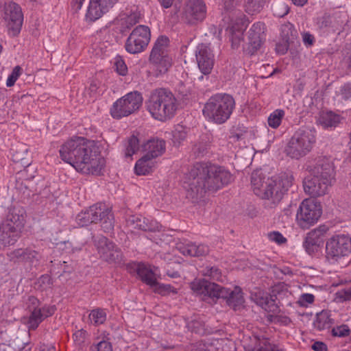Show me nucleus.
<instances>
[{
    "label": "nucleus",
    "instance_id": "nucleus-1",
    "mask_svg": "<svg viewBox=\"0 0 351 351\" xmlns=\"http://www.w3.org/2000/svg\"><path fill=\"white\" fill-rule=\"evenodd\" d=\"M188 180L186 197L195 202L204 197L207 192L214 193L233 180L229 171L209 162H196L186 174Z\"/></svg>",
    "mask_w": 351,
    "mask_h": 351
},
{
    "label": "nucleus",
    "instance_id": "nucleus-2",
    "mask_svg": "<svg viewBox=\"0 0 351 351\" xmlns=\"http://www.w3.org/2000/svg\"><path fill=\"white\" fill-rule=\"evenodd\" d=\"M99 147L93 141L82 137L71 139L60 149L61 158L72 165L77 171L97 173L104 165Z\"/></svg>",
    "mask_w": 351,
    "mask_h": 351
},
{
    "label": "nucleus",
    "instance_id": "nucleus-3",
    "mask_svg": "<svg viewBox=\"0 0 351 351\" xmlns=\"http://www.w3.org/2000/svg\"><path fill=\"white\" fill-rule=\"evenodd\" d=\"M293 176L286 173L277 178L267 177L261 169L254 170L251 175V184L254 194L265 199L266 206L275 208L292 185Z\"/></svg>",
    "mask_w": 351,
    "mask_h": 351
},
{
    "label": "nucleus",
    "instance_id": "nucleus-4",
    "mask_svg": "<svg viewBox=\"0 0 351 351\" xmlns=\"http://www.w3.org/2000/svg\"><path fill=\"white\" fill-rule=\"evenodd\" d=\"M306 169L309 175L302 182L304 192L313 197L325 195L335 181L333 163L329 158L320 156L310 162Z\"/></svg>",
    "mask_w": 351,
    "mask_h": 351
},
{
    "label": "nucleus",
    "instance_id": "nucleus-5",
    "mask_svg": "<svg viewBox=\"0 0 351 351\" xmlns=\"http://www.w3.org/2000/svg\"><path fill=\"white\" fill-rule=\"evenodd\" d=\"M234 108L235 101L232 95L217 93L205 103L202 114L209 122L220 125L230 119Z\"/></svg>",
    "mask_w": 351,
    "mask_h": 351
},
{
    "label": "nucleus",
    "instance_id": "nucleus-6",
    "mask_svg": "<svg viewBox=\"0 0 351 351\" xmlns=\"http://www.w3.org/2000/svg\"><path fill=\"white\" fill-rule=\"evenodd\" d=\"M145 104L152 116L161 121L171 119L177 109L176 97L165 88L153 90Z\"/></svg>",
    "mask_w": 351,
    "mask_h": 351
},
{
    "label": "nucleus",
    "instance_id": "nucleus-7",
    "mask_svg": "<svg viewBox=\"0 0 351 351\" xmlns=\"http://www.w3.org/2000/svg\"><path fill=\"white\" fill-rule=\"evenodd\" d=\"M76 221L82 227L100 221L101 228L105 232H112L114 226L113 213L103 203H97L82 211L77 215Z\"/></svg>",
    "mask_w": 351,
    "mask_h": 351
},
{
    "label": "nucleus",
    "instance_id": "nucleus-8",
    "mask_svg": "<svg viewBox=\"0 0 351 351\" xmlns=\"http://www.w3.org/2000/svg\"><path fill=\"white\" fill-rule=\"evenodd\" d=\"M315 141L314 131L308 128L298 129L290 138L285 152L291 158L298 160L311 151Z\"/></svg>",
    "mask_w": 351,
    "mask_h": 351
},
{
    "label": "nucleus",
    "instance_id": "nucleus-9",
    "mask_svg": "<svg viewBox=\"0 0 351 351\" xmlns=\"http://www.w3.org/2000/svg\"><path fill=\"white\" fill-rule=\"evenodd\" d=\"M351 254V238L345 234L333 235L326 243V259L331 265H337Z\"/></svg>",
    "mask_w": 351,
    "mask_h": 351
},
{
    "label": "nucleus",
    "instance_id": "nucleus-10",
    "mask_svg": "<svg viewBox=\"0 0 351 351\" xmlns=\"http://www.w3.org/2000/svg\"><path fill=\"white\" fill-rule=\"evenodd\" d=\"M143 97L138 91L130 92L117 100L110 108V114L114 119H121L127 117L141 106Z\"/></svg>",
    "mask_w": 351,
    "mask_h": 351
},
{
    "label": "nucleus",
    "instance_id": "nucleus-11",
    "mask_svg": "<svg viewBox=\"0 0 351 351\" xmlns=\"http://www.w3.org/2000/svg\"><path fill=\"white\" fill-rule=\"evenodd\" d=\"M169 39L160 36L154 43L149 56V61L160 74L165 73L171 66L172 60L168 53Z\"/></svg>",
    "mask_w": 351,
    "mask_h": 351
},
{
    "label": "nucleus",
    "instance_id": "nucleus-12",
    "mask_svg": "<svg viewBox=\"0 0 351 351\" xmlns=\"http://www.w3.org/2000/svg\"><path fill=\"white\" fill-rule=\"evenodd\" d=\"M322 213L320 204L315 199H305L300 204L296 214L298 225L308 229L317 221Z\"/></svg>",
    "mask_w": 351,
    "mask_h": 351
},
{
    "label": "nucleus",
    "instance_id": "nucleus-13",
    "mask_svg": "<svg viewBox=\"0 0 351 351\" xmlns=\"http://www.w3.org/2000/svg\"><path fill=\"white\" fill-rule=\"evenodd\" d=\"M99 257L108 263H117L121 261L122 252L115 243L103 235L93 237Z\"/></svg>",
    "mask_w": 351,
    "mask_h": 351
},
{
    "label": "nucleus",
    "instance_id": "nucleus-14",
    "mask_svg": "<svg viewBox=\"0 0 351 351\" xmlns=\"http://www.w3.org/2000/svg\"><path fill=\"white\" fill-rule=\"evenodd\" d=\"M150 36V30L147 26H137L126 40V51L132 54L143 51L149 42Z\"/></svg>",
    "mask_w": 351,
    "mask_h": 351
},
{
    "label": "nucleus",
    "instance_id": "nucleus-15",
    "mask_svg": "<svg viewBox=\"0 0 351 351\" xmlns=\"http://www.w3.org/2000/svg\"><path fill=\"white\" fill-rule=\"evenodd\" d=\"M3 10V19L6 22L8 33L12 36H16L21 32L23 21L21 8L16 3L9 2L5 4Z\"/></svg>",
    "mask_w": 351,
    "mask_h": 351
},
{
    "label": "nucleus",
    "instance_id": "nucleus-16",
    "mask_svg": "<svg viewBox=\"0 0 351 351\" xmlns=\"http://www.w3.org/2000/svg\"><path fill=\"white\" fill-rule=\"evenodd\" d=\"M136 273L143 282L154 288L155 293L162 295H165L170 293H177L176 289L171 285L158 282L155 274L147 265L138 264L136 267Z\"/></svg>",
    "mask_w": 351,
    "mask_h": 351
},
{
    "label": "nucleus",
    "instance_id": "nucleus-17",
    "mask_svg": "<svg viewBox=\"0 0 351 351\" xmlns=\"http://www.w3.org/2000/svg\"><path fill=\"white\" fill-rule=\"evenodd\" d=\"M265 24L262 22L252 25L247 32L245 45L243 46L245 53L252 56L261 47L265 39Z\"/></svg>",
    "mask_w": 351,
    "mask_h": 351
},
{
    "label": "nucleus",
    "instance_id": "nucleus-18",
    "mask_svg": "<svg viewBox=\"0 0 351 351\" xmlns=\"http://www.w3.org/2000/svg\"><path fill=\"white\" fill-rule=\"evenodd\" d=\"M206 15V7L203 0H186L182 18L184 21L193 25L202 21Z\"/></svg>",
    "mask_w": 351,
    "mask_h": 351
},
{
    "label": "nucleus",
    "instance_id": "nucleus-19",
    "mask_svg": "<svg viewBox=\"0 0 351 351\" xmlns=\"http://www.w3.org/2000/svg\"><path fill=\"white\" fill-rule=\"evenodd\" d=\"M214 299H223L226 304L234 311L240 310L244 307V298L241 289L235 287L233 290L224 288L219 285V289L215 293Z\"/></svg>",
    "mask_w": 351,
    "mask_h": 351
},
{
    "label": "nucleus",
    "instance_id": "nucleus-20",
    "mask_svg": "<svg viewBox=\"0 0 351 351\" xmlns=\"http://www.w3.org/2000/svg\"><path fill=\"white\" fill-rule=\"evenodd\" d=\"M328 230V226L322 225L311 230L306 234L303 246L308 254L317 252L319 248L323 245L326 234Z\"/></svg>",
    "mask_w": 351,
    "mask_h": 351
},
{
    "label": "nucleus",
    "instance_id": "nucleus-21",
    "mask_svg": "<svg viewBox=\"0 0 351 351\" xmlns=\"http://www.w3.org/2000/svg\"><path fill=\"white\" fill-rule=\"evenodd\" d=\"M195 56L201 72L204 75L210 73L214 65V55L210 47L204 43L199 44Z\"/></svg>",
    "mask_w": 351,
    "mask_h": 351
},
{
    "label": "nucleus",
    "instance_id": "nucleus-22",
    "mask_svg": "<svg viewBox=\"0 0 351 351\" xmlns=\"http://www.w3.org/2000/svg\"><path fill=\"white\" fill-rule=\"evenodd\" d=\"M119 0H90L86 14L87 19L95 21L108 12Z\"/></svg>",
    "mask_w": 351,
    "mask_h": 351
},
{
    "label": "nucleus",
    "instance_id": "nucleus-23",
    "mask_svg": "<svg viewBox=\"0 0 351 351\" xmlns=\"http://www.w3.org/2000/svg\"><path fill=\"white\" fill-rule=\"evenodd\" d=\"M128 227L143 231L156 232L159 230V226L156 221H149L141 215H130L126 219Z\"/></svg>",
    "mask_w": 351,
    "mask_h": 351
},
{
    "label": "nucleus",
    "instance_id": "nucleus-24",
    "mask_svg": "<svg viewBox=\"0 0 351 351\" xmlns=\"http://www.w3.org/2000/svg\"><path fill=\"white\" fill-rule=\"evenodd\" d=\"M11 261H23L30 264H37L39 261V254L37 251L30 248H19L8 254Z\"/></svg>",
    "mask_w": 351,
    "mask_h": 351
},
{
    "label": "nucleus",
    "instance_id": "nucleus-25",
    "mask_svg": "<svg viewBox=\"0 0 351 351\" xmlns=\"http://www.w3.org/2000/svg\"><path fill=\"white\" fill-rule=\"evenodd\" d=\"M24 222L25 216L23 210L14 207L9 209L2 226H6V225H8V227H10L13 230L21 232V228L24 226Z\"/></svg>",
    "mask_w": 351,
    "mask_h": 351
},
{
    "label": "nucleus",
    "instance_id": "nucleus-26",
    "mask_svg": "<svg viewBox=\"0 0 351 351\" xmlns=\"http://www.w3.org/2000/svg\"><path fill=\"white\" fill-rule=\"evenodd\" d=\"M143 149L146 153L144 156L152 160L165 152V141L162 139L152 138L143 145Z\"/></svg>",
    "mask_w": 351,
    "mask_h": 351
},
{
    "label": "nucleus",
    "instance_id": "nucleus-27",
    "mask_svg": "<svg viewBox=\"0 0 351 351\" xmlns=\"http://www.w3.org/2000/svg\"><path fill=\"white\" fill-rule=\"evenodd\" d=\"M191 287L195 292L214 299V296H216L215 293L217 289H219V285L202 279L192 282Z\"/></svg>",
    "mask_w": 351,
    "mask_h": 351
},
{
    "label": "nucleus",
    "instance_id": "nucleus-28",
    "mask_svg": "<svg viewBox=\"0 0 351 351\" xmlns=\"http://www.w3.org/2000/svg\"><path fill=\"white\" fill-rule=\"evenodd\" d=\"M29 149L27 145L18 143L12 145L10 149L12 160L15 163L27 165L31 160V156L29 154Z\"/></svg>",
    "mask_w": 351,
    "mask_h": 351
},
{
    "label": "nucleus",
    "instance_id": "nucleus-29",
    "mask_svg": "<svg viewBox=\"0 0 351 351\" xmlns=\"http://www.w3.org/2000/svg\"><path fill=\"white\" fill-rule=\"evenodd\" d=\"M20 237V232L10 227L1 226L0 228V241L4 246L14 245Z\"/></svg>",
    "mask_w": 351,
    "mask_h": 351
},
{
    "label": "nucleus",
    "instance_id": "nucleus-30",
    "mask_svg": "<svg viewBox=\"0 0 351 351\" xmlns=\"http://www.w3.org/2000/svg\"><path fill=\"white\" fill-rule=\"evenodd\" d=\"M180 252L184 255H189L191 256H204L208 254L209 248L207 245L195 243H189L180 247Z\"/></svg>",
    "mask_w": 351,
    "mask_h": 351
},
{
    "label": "nucleus",
    "instance_id": "nucleus-31",
    "mask_svg": "<svg viewBox=\"0 0 351 351\" xmlns=\"http://www.w3.org/2000/svg\"><path fill=\"white\" fill-rule=\"evenodd\" d=\"M334 324L328 311H322L316 314V319L313 322L314 327L321 331L330 328Z\"/></svg>",
    "mask_w": 351,
    "mask_h": 351
},
{
    "label": "nucleus",
    "instance_id": "nucleus-32",
    "mask_svg": "<svg viewBox=\"0 0 351 351\" xmlns=\"http://www.w3.org/2000/svg\"><path fill=\"white\" fill-rule=\"evenodd\" d=\"M247 25L244 22H242L241 26L239 27V24L234 25L231 28V42L233 48H237L241 42L243 43V46L246 40L243 39V31L246 29Z\"/></svg>",
    "mask_w": 351,
    "mask_h": 351
},
{
    "label": "nucleus",
    "instance_id": "nucleus-33",
    "mask_svg": "<svg viewBox=\"0 0 351 351\" xmlns=\"http://www.w3.org/2000/svg\"><path fill=\"white\" fill-rule=\"evenodd\" d=\"M319 121L325 128L337 127L340 123V117L331 111L322 112L320 114Z\"/></svg>",
    "mask_w": 351,
    "mask_h": 351
},
{
    "label": "nucleus",
    "instance_id": "nucleus-34",
    "mask_svg": "<svg viewBox=\"0 0 351 351\" xmlns=\"http://www.w3.org/2000/svg\"><path fill=\"white\" fill-rule=\"evenodd\" d=\"M152 160L143 156L135 165L134 170L137 175H146L152 171L153 162Z\"/></svg>",
    "mask_w": 351,
    "mask_h": 351
},
{
    "label": "nucleus",
    "instance_id": "nucleus-35",
    "mask_svg": "<svg viewBox=\"0 0 351 351\" xmlns=\"http://www.w3.org/2000/svg\"><path fill=\"white\" fill-rule=\"evenodd\" d=\"M281 36L288 45H292L297 40L298 32L291 24L283 25L281 27Z\"/></svg>",
    "mask_w": 351,
    "mask_h": 351
},
{
    "label": "nucleus",
    "instance_id": "nucleus-36",
    "mask_svg": "<svg viewBox=\"0 0 351 351\" xmlns=\"http://www.w3.org/2000/svg\"><path fill=\"white\" fill-rule=\"evenodd\" d=\"M24 169L19 171L16 174V178L21 180H30L33 179L36 173V167L30 162L27 165H22Z\"/></svg>",
    "mask_w": 351,
    "mask_h": 351
},
{
    "label": "nucleus",
    "instance_id": "nucleus-37",
    "mask_svg": "<svg viewBox=\"0 0 351 351\" xmlns=\"http://www.w3.org/2000/svg\"><path fill=\"white\" fill-rule=\"evenodd\" d=\"M44 319L40 308L35 307L32 311L28 321L29 328L35 330Z\"/></svg>",
    "mask_w": 351,
    "mask_h": 351
},
{
    "label": "nucleus",
    "instance_id": "nucleus-38",
    "mask_svg": "<svg viewBox=\"0 0 351 351\" xmlns=\"http://www.w3.org/2000/svg\"><path fill=\"white\" fill-rule=\"evenodd\" d=\"M285 116V111L282 109H276L268 117L267 123L269 127L277 128L282 122Z\"/></svg>",
    "mask_w": 351,
    "mask_h": 351
},
{
    "label": "nucleus",
    "instance_id": "nucleus-39",
    "mask_svg": "<svg viewBox=\"0 0 351 351\" xmlns=\"http://www.w3.org/2000/svg\"><path fill=\"white\" fill-rule=\"evenodd\" d=\"M52 279L48 274L42 275L35 283V288L40 291H46L51 288Z\"/></svg>",
    "mask_w": 351,
    "mask_h": 351
},
{
    "label": "nucleus",
    "instance_id": "nucleus-40",
    "mask_svg": "<svg viewBox=\"0 0 351 351\" xmlns=\"http://www.w3.org/2000/svg\"><path fill=\"white\" fill-rule=\"evenodd\" d=\"M89 319L91 322H93L95 325H99L106 321V313L103 309L96 308L90 312Z\"/></svg>",
    "mask_w": 351,
    "mask_h": 351
},
{
    "label": "nucleus",
    "instance_id": "nucleus-41",
    "mask_svg": "<svg viewBox=\"0 0 351 351\" xmlns=\"http://www.w3.org/2000/svg\"><path fill=\"white\" fill-rule=\"evenodd\" d=\"M317 24L320 29L332 27L334 31L340 30V28L333 23L332 19L327 14L317 19Z\"/></svg>",
    "mask_w": 351,
    "mask_h": 351
},
{
    "label": "nucleus",
    "instance_id": "nucleus-42",
    "mask_svg": "<svg viewBox=\"0 0 351 351\" xmlns=\"http://www.w3.org/2000/svg\"><path fill=\"white\" fill-rule=\"evenodd\" d=\"M138 149L139 141L136 136L133 135L128 139L125 156L127 157L132 156L138 150Z\"/></svg>",
    "mask_w": 351,
    "mask_h": 351
},
{
    "label": "nucleus",
    "instance_id": "nucleus-43",
    "mask_svg": "<svg viewBox=\"0 0 351 351\" xmlns=\"http://www.w3.org/2000/svg\"><path fill=\"white\" fill-rule=\"evenodd\" d=\"M264 0H245L246 11L252 14L258 12L263 7Z\"/></svg>",
    "mask_w": 351,
    "mask_h": 351
},
{
    "label": "nucleus",
    "instance_id": "nucleus-44",
    "mask_svg": "<svg viewBox=\"0 0 351 351\" xmlns=\"http://www.w3.org/2000/svg\"><path fill=\"white\" fill-rule=\"evenodd\" d=\"M276 296L275 295H270L269 297L267 296L265 298L263 307L265 311L275 313L278 310V306L276 303Z\"/></svg>",
    "mask_w": 351,
    "mask_h": 351
},
{
    "label": "nucleus",
    "instance_id": "nucleus-45",
    "mask_svg": "<svg viewBox=\"0 0 351 351\" xmlns=\"http://www.w3.org/2000/svg\"><path fill=\"white\" fill-rule=\"evenodd\" d=\"M114 65L116 68L117 72L122 75L125 76L128 73V67L124 60L121 56H117L114 60Z\"/></svg>",
    "mask_w": 351,
    "mask_h": 351
},
{
    "label": "nucleus",
    "instance_id": "nucleus-46",
    "mask_svg": "<svg viewBox=\"0 0 351 351\" xmlns=\"http://www.w3.org/2000/svg\"><path fill=\"white\" fill-rule=\"evenodd\" d=\"M350 332V329L346 324H342L332 329V335L334 337H345L349 336Z\"/></svg>",
    "mask_w": 351,
    "mask_h": 351
},
{
    "label": "nucleus",
    "instance_id": "nucleus-47",
    "mask_svg": "<svg viewBox=\"0 0 351 351\" xmlns=\"http://www.w3.org/2000/svg\"><path fill=\"white\" fill-rule=\"evenodd\" d=\"M204 275L209 276L211 279L218 280L221 277L220 269L215 266L206 267L204 270Z\"/></svg>",
    "mask_w": 351,
    "mask_h": 351
},
{
    "label": "nucleus",
    "instance_id": "nucleus-48",
    "mask_svg": "<svg viewBox=\"0 0 351 351\" xmlns=\"http://www.w3.org/2000/svg\"><path fill=\"white\" fill-rule=\"evenodd\" d=\"M21 71H22V69L20 66H16L13 69L12 73L9 75L7 82H6V85L8 87H11V86H14L16 81L17 80L19 77L21 75Z\"/></svg>",
    "mask_w": 351,
    "mask_h": 351
},
{
    "label": "nucleus",
    "instance_id": "nucleus-49",
    "mask_svg": "<svg viewBox=\"0 0 351 351\" xmlns=\"http://www.w3.org/2000/svg\"><path fill=\"white\" fill-rule=\"evenodd\" d=\"M268 238L270 241L276 243L278 245L285 243L287 239L278 231H273L268 233Z\"/></svg>",
    "mask_w": 351,
    "mask_h": 351
},
{
    "label": "nucleus",
    "instance_id": "nucleus-50",
    "mask_svg": "<svg viewBox=\"0 0 351 351\" xmlns=\"http://www.w3.org/2000/svg\"><path fill=\"white\" fill-rule=\"evenodd\" d=\"M252 351H284V350L278 348V347L276 345L271 343L269 341L265 340L262 343V344L261 345L259 348L254 350H252Z\"/></svg>",
    "mask_w": 351,
    "mask_h": 351
},
{
    "label": "nucleus",
    "instance_id": "nucleus-51",
    "mask_svg": "<svg viewBox=\"0 0 351 351\" xmlns=\"http://www.w3.org/2000/svg\"><path fill=\"white\" fill-rule=\"evenodd\" d=\"M189 330L195 333H200L204 331V324L202 322L193 319L187 324Z\"/></svg>",
    "mask_w": 351,
    "mask_h": 351
},
{
    "label": "nucleus",
    "instance_id": "nucleus-52",
    "mask_svg": "<svg viewBox=\"0 0 351 351\" xmlns=\"http://www.w3.org/2000/svg\"><path fill=\"white\" fill-rule=\"evenodd\" d=\"M315 300V296L311 293H303L300 295L298 304L301 306H306L308 304H312Z\"/></svg>",
    "mask_w": 351,
    "mask_h": 351
},
{
    "label": "nucleus",
    "instance_id": "nucleus-53",
    "mask_svg": "<svg viewBox=\"0 0 351 351\" xmlns=\"http://www.w3.org/2000/svg\"><path fill=\"white\" fill-rule=\"evenodd\" d=\"M93 351H112L110 343L106 341H101L96 346L92 347Z\"/></svg>",
    "mask_w": 351,
    "mask_h": 351
},
{
    "label": "nucleus",
    "instance_id": "nucleus-54",
    "mask_svg": "<svg viewBox=\"0 0 351 351\" xmlns=\"http://www.w3.org/2000/svg\"><path fill=\"white\" fill-rule=\"evenodd\" d=\"M337 297L343 300L348 301L351 300V288L342 289L337 293Z\"/></svg>",
    "mask_w": 351,
    "mask_h": 351
},
{
    "label": "nucleus",
    "instance_id": "nucleus-55",
    "mask_svg": "<svg viewBox=\"0 0 351 351\" xmlns=\"http://www.w3.org/2000/svg\"><path fill=\"white\" fill-rule=\"evenodd\" d=\"M86 332L83 329L77 330L73 335V339L75 342H76L78 344H81L84 342L85 337H86Z\"/></svg>",
    "mask_w": 351,
    "mask_h": 351
},
{
    "label": "nucleus",
    "instance_id": "nucleus-56",
    "mask_svg": "<svg viewBox=\"0 0 351 351\" xmlns=\"http://www.w3.org/2000/svg\"><path fill=\"white\" fill-rule=\"evenodd\" d=\"M186 137V133L184 131L176 130L173 134V141L174 144H180Z\"/></svg>",
    "mask_w": 351,
    "mask_h": 351
},
{
    "label": "nucleus",
    "instance_id": "nucleus-57",
    "mask_svg": "<svg viewBox=\"0 0 351 351\" xmlns=\"http://www.w3.org/2000/svg\"><path fill=\"white\" fill-rule=\"evenodd\" d=\"M206 149V148L204 143H199L195 145L194 147H193V152L197 157L204 156Z\"/></svg>",
    "mask_w": 351,
    "mask_h": 351
},
{
    "label": "nucleus",
    "instance_id": "nucleus-58",
    "mask_svg": "<svg viewBox=\"0 0 351 351\" xmlns=\"http://www.w3.org/2000/svg\"><path fill=\"white\" fill-rule=\"evenodd\" d=\"M311 348L314 351H328L327 345L322 341H315L311 346Z\"/></svg>",
    "mask_w": 351,
    "mask_h": 351
},
{
    "label": "nucleus",
    "instance_id": "nucleus-59",
    "mask_svg": "<svg viewBox=\"0 0 351 351\" xmlns=\"http://www.w3.org/2000/svg\"><path fill=\"white\" fill-rule=\"evenodd\" d=\"M303 42L306 46H312L315 42L314 36L308 32H306L302 36Z\"/></svg>",
    "mask_w": 351,
    "mask_h": 351
},
{
    "label": "nucleus",
    "instance_id": "nucleus-60",
    "mask_svg": "<svg viewBox=\"0 0 351 351\" xmlns=\"http://www.w3.org/2000/svg\"><path fill=\"white\" fill-rule=\"evenodd\" d=\"M40 309L42 310L43 317L45 319L52 315L55 312L56 308L54 306H44L40 308Z\"/></svg>",
    "mask_w": 351,
    "mask_h": 351
},
{
    "label": "nucleus",
    "instance_id": "nucleus-61",
    "mask_svg": "<svg viewBox=\"0 0 351 351\" xmlns=\"http://www.w3.org/2000/svg\"><path fill=\"white\" fill-rule=\"evenodd\" d=\"M278 7L281 8L282 11L281 12H278L277 10V6H276L275 7V14L276 15H277L278 16H280V17H282L285 15L288 14L289 10L287 5H285V3L279 4Z\"/></svg>",
    "mask_w": 351,
    "mask_h": 351
},
{
    "label": "nucleus",
    "instance_id": "nucleus-62",
    "mask_svg": "<svg viewBox=\"0 0 351 351\" xmlns=\"http://www.w3.org/2000/svg\"><path fill=\"white\" fill-rule=\"evenodd\" d=\"M40 351H56L53 343H42L40 346Z\"/></svg>",
    "mask_w": 351,
    "mask_h": 351
},
{
    "label": "nucleus",
    "instance_id": "nucleus-63",
    "mask_svg": "<svg viewBox=\"0 0 351 351\" xmlns=\"http://www.w3.org/2000/svg\"><path fill=\"white\" fill-rule=\"evenodd\" d=\"M84 0H73L71 2V8L75 12H78L82 6Z\"/></svg>",
    "mask_w": 351,
    "mask_h": 351
},
{
    "label": "nucleus",
    "instance_id": "nucleus-64",
    "mask_svg": "<svg viewBox=\"0 0 351 351\" xmlns=\"http://www.w3.org/2000/svg\"><path fill=\"white\" fill-rule=\"evenodd\" d=\"M342 95L345 96L346 98H349L351 97V84H345L341 89Z\"/></svg>",
    "mask_w": 351,
    "mask_h": 351
}]
</instances>
